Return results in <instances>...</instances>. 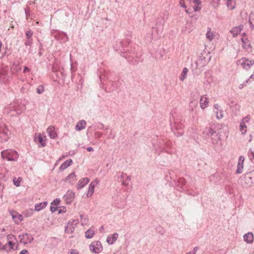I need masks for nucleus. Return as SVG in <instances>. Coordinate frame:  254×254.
<instances>
[{"mask_svg":"<svg viewBox=\"0 0 254 254\" xmlns=\"http://www.w3.org/2000/svg\"><path fill=\"white\" fill-rule=\"evenodd\" d=\"M26 110V103L24 100H17L10 103L3 109V112L11 116L21 114Z\"/></svg>","mask_w":254,"mask_h":254,"instance_id":"obj_1","label":"nucleus"},{"mask_svg":"<svg viewBox=\"0 0 254 254\" xmlns=\"http://www.w3.org/2000/svg\"><path fill=\"white\" fill-rule=\"evenodd\" d=\"M1 157L3 159L8 161H14L17 160L19 154L15 150L12 149H6L1 152Z\"/></svg>","mask_w":254,"mask_h":254,"instance_id":"obj_2","label":"nucleus"},{"mask_svg":"<svg viewBox=\"0 0 254 254\" xmlns=\"http://www.w3.org/2000/svg\"><path fill=\"white\" fill-rule=\"evenodd\" d=\"M205 137H211L212 140L217 141L219 139L218 133L210 127H205L202 132Z\"/></svg>","mask_w":254,"mask_h":254,"instance_id":"obj_3","label":"nucleus"},{"mask_svg":"<svg viewBox=\"0 0 254 254\" xmlns=\"http://www.w3.org/2000/svg\"><path fill=\"white\" fill-rule=\"evenodd\" d=\"M243 184L246 187H251L254 183V171L245 174L242 179Z\"/></svg>","mask_w":254,"mask_h":254,"instance_id":"obj_4","label":"nucleus"},{"mask_svg":"<svg viewBox=\"0 0 254 254\" xmlns=\"http://www.w3.org/2000/svg\"><path fill=\"white\" fill-rule=\"evenodd\" d=\"M10 131L6 127L5 125L0 123V141L4 142L7 141L9 138Z\"/></svg>","mask_w":254,"mask_h":254,"instance_id":"obj_5","label":"nucleus"},{"mask_svg":"<svg viewBox=\"0 0 254 254\" xmlns=\"http://www.w3.org/2000/svg\"><path fill=\"white\" fill-rule=\"evenodd\" d=\"M237 63L238 65H241L244 69L249 70L251 68L252 65L254 64V61L246 58H243L238 61Z\"/></svg>","mask_w":254,"mask_h":254,"instance_id":"obj_6","label":"nucleus"},{"mask_svg":"<svg viewBox=\"0 0 254 254\" xmlns=\"http://www.w3.org/2000/svg\"><path fill=\"white\" fill-rule=\"evenodd\" d=\"M78 223V220L75 219L68 221L66 226L65 227V232L68 234L72 233Z\"/></svg>","mask_w":254,"mask_h":254,"instance_id":"obj_7","label":"nucleus"},{"mask_svg":"<svg viewBox=\"0 0 254 254\" xmlns=\"http://www.w3.org/2000/svg\"><path fill=\"white\" fill-rule=\"evenodd\" d=\"M90 250L95 253H99L102 250L101 243L99 241H94L91 243L89 246Z\"/></svg>","mask_w":254,"mask_h":254,"instance_id":"obj_8","label":"nucleus"},{"mask_svg":"<svg viewBox=\"0 0 254 254\" xmlns=\"http://www.w3.org/2000/svg\"><path fill=\"white\" fill-rule=\"evenodd\" d=\"M75 197V193L71 190H68L64 195V198L66 203L70 204L73 200Z\"/></svg>","mask_w":254,"mask_h":254,"instance_id":"obj_9","label":"nucleus"},{"mask_svg":"<svg viewBox=\"0 0 254 254\" xmlns=\"http://www.w3.org/2000/svg\"><path fill=\"white\" fill-rule=\"evenodd\" d=\"M99 180L96 179L94 181H92L89 185L88 187V190L87 193V196L89 197H91L94 191V188L95 186L99 184Z\"/></svg>","mask_w":254,"mask_h":254,"instance_id":"obj_10","label":"nucleus"},{"mask_svg":"<svg viewBox=\"0 0 254 254\" xmlns=\"http://www.w3.org/2000/svg\"><path fill=\"white\" fill-rule=\"evenodd\" d=\"M244 160H245V158H244V156H241L239 157L238 164H237V170L236 171V173L237 174H241L243 172Z\"/></svg>","mask_w":254,"mask_h":254,"instance_id":"obj_11","label":"nucleus"},{"mask_svg":"<svg viewBox=\"0 0 254 254\" xmlns=\"http://www.w3.org/2000/svg\"><path fill=\"white\" fill-rule=\"evenodd\" d=\"M19 238H20V243H23L24 244H26L28 242L31 243L33 240V238H32L31 239H29L27 233H23L20 235Z\"/></svg>","mask_w":254,"mask_h":254,"instance_id":"obj_12","label":"nucleus"},{"mask_svg":"<svg viewBox=\"0 0 254 254\" xmlns=\"http://www.w3.org/2000/svg\"><path fill=\"white\" fill-rule=\"evenodd\" d=\"M89 182V179L88 178H82L78 182L76 188L77 190H80L83 188Z\"/></svg>","mask_w":254,"mask_h":254,"instance_id":"obj_13","label":"nucleus"},{"mask_svg":"<svg viewBox=\"0 0 254 254\" xmlns=\"http://www.w3.org/2000/svg\"><path fill=\"white\" fill-rule=\"evenodd\" d=\"M244 26L243 25H240L238 26H236L233 28L230 31V32L232 34L234 37L237 36L238 34H239L243 29Z\"/></svg>","mask_w":254,"mask_h":254,"instance_id":"obj_14","label":"nucleus"},{"mask_svg":"<svg viewBox=\"0 0 254 254\" xmlns=\"http://www.w3.org/2000/svg\"><path fill=\"white\" fill-rule=\"evenodd\" d=\"M47 131L51 138L55 139L57 136V134L55 131V128L54 126L49 127Z\"/></svg>","mask_w":254,"mask_h":254,"instance_id":"obj_15","label":"nucleus"},{"mask_svg":"<svg viewBox=\"0 0 254 254\" xmlns=\"http://www.w3.org/2000/svg\"><path fill=\"white\" fill-rule=\"evenodd\" d=\"M244 240L248 244H251L254 241V235L252 232H249L244 235Z\"/></svg>","mask_w":254,"mask_h":254,"instance_id":"obj_16","label":"nucleus"},{"mask_svg":"<svg viewBox=\"0 0 254 254\" xmlns=\"http://www.w3.org/2000/svg\"><path fill=\"white\" fill-rule=\"evenodd\" d=\"M34 141L35 142H38L40 144L39 147H44L46 146V142L44 141L43 138L40 133H39L37 136H35Z\"/></svg>","mask_w":254,"mask_h":254,"instance_id":"obj_17","label":"nucleus"},{"mask_svg":"<svg viewBox=\"0 0 254 254\" xmlns=\"http://www.w3.org/2000/svg\"><path fill=\"white\" fill-rule=\"evenodd\" d=\"M208 101L207 100V98L204 96H201L200 99V107L202 109H204L208 106Z\"/></svg>","mask_w":254,"mask_h":254,"instance_id":"obj_18","label":"nucleus"},{"mask_svg":"<svg viewBox=\"0 0 254 254\" xmlns=\"http://www.w3.org/2000/svg\"><path fill=\"white\" fill-rule=\"evenodd\" d=\"M75 181V175L74 172H72L70 174H69L65 179V181L71 184H73Z\"/></svg>","mask_w":254,"mask_h":254,"instance_id":"obj_19","label":"nucleus"},{"mask_svg":"<svg viewBox=\"0 0 254 254\" xmlns=\"http://www.w3.org/2000/svg\"><path fill=\"white\" fill-rule=\"evenodd\" d=\"M118 234L115 233L111 236H109L107 238V242L110 244H113L118 239Z\"/></svg>","mask_w":254,"mask_h":254,"instance_id":"obj_20","label":"nucleus"},{"mask_svg":"<svg viewBox=\"0 0 254 254\" xmlns=\"http://www.w3.org/2000/svg\"><path fill=\"white\" fill-rule=\"evenodd\" d=\"M86 124V123L84 120L79 121L75 126V129L76 130L80 131L84 129L85 127Z\"/></svg>","mask_w":254,"mask_h":254,"instance_id":"obj_21","label":"nucleus"},{"mask_svg":"<svg viewBox=\"0 0 254 254\" xmlns=\"http://www.w3.org/2000/svg\"><path fill=\"white\" fill-rule=\"evenodd\" d=\"M72 164V160L71 159L68 160L64 162L60 166V169L62 171L64 170L68 167L70 166Z\"/></svg>","mask_w":254,"mask_h":254,"instance_id":"obj_22","label":"nucleus"},{"mask_svg":"<svg viewBox=\"0 0 254 254\" xmlns=\"http://www.w3.org/2000/svg\"><path fill=\"white\" fill-rule=\"evenodd\" d=\"M241 41L243 43L244 49L248 50V48H251L250 42L247 38H242Z\"/></svg>","mask_w":254,"mask_h":254,"instance_id":"obj_23","label":"nucleus"},{"mask_svg":"<svg viewBox=\"0 0 254 254\" xmlns=\"http://www.w3.org/2000/svg\"><path fill=\"white\" fill-rule=\"evenodd\" d=\"M47 204L48 203L46 201L36 204L35 205V210L39 211L42 210L47 206Z\"/></svg>","mask_w":254,"mask_h":254,"instance_id":"obj_24","label":"nucleus"},{"mask_svg":"<svg viewBox=\"0 0 254 254\" xmlns=\"http://www.w3.org/2000/svg\"><path fill=\"white\" fill-rule=\"evenodd\" d=\"M206 37L209 41H211L214 37V35L213 32H211V29L209 27L207 28Z\"/></svg>","mask_w":254,"mask_h":254,"instance_id":"obj_25","label":"nucleus"},{"mask_svg":"<svg viewBox=\"0 0 254 254\" xmlns=\"http://www.w3.org/2000/svg\"><path fill=\"white\" fill-rule=\"evenodd\" d=\"M188 72V68L187 67H184L180 77V79L181 81H184V80L186 78Z\"/></svg>","mask_w":254,"mask_h":254,"instance_id":"obj_26","label":"nucleus"},{"mask_svg":"<svg viewBox=\"0 0 254 254\" xmlns=\"http://www.w3.org/2000/svg\"><path fill=\"white\" fill-rule=\"evenodd\" d=\"M226 5L230 9H233L235 7V2L232 0H227Z\"/></svg>","mask_w":254,"mask_h":254,"instance_id":"obj_27","label":"nucleus"},{"mask_svg":"<svg viewBox=\"0 0 254 254\" xmlns=\"http://www.w3.org/2000/svg\"><path fill=\"white\" fill-rule=\"evenodd\" d=\"M216 117L217 119L220 120L223 117L224 111L222 110H219L218 111H215Z\"/></svg>","mask_w":254,"mask_h":254,"instance_id":"obj_28","label":"nucleus"},{"mask_svg":"<svg viewBox=\"0 0 254 254\" xmlns=\"http://www.w3.org/2000/svg\"><path fill=\"white\" fill-rule=\"evenodd\" d=\"M94 234V231L91 229H88L85 232V237L87 239L91 238Z\"/></svg>","mask_w":254,"mask_h":254,"instance_id":"obj_29","label":"nucleus"},{"mask_svg":"<svg viewBox=\"0 0 254 254\" xmlns=\"http://www.w3.org/2000/svg\"><path fill=\"white\" fill-rule=\"evenodd\" d=\"M240 127V131L242 132V134H245L247 132V126L245 124H244L243 122H241Z\"/></svg>","mask_w":254,"mask_h":254,"instance_id":"obj_30","label":"nucleus"},{"mask_svg":"<svg viewBox=\"0 0 254 254\" xmlns=\"http://www.w3.org/2000/svg\"><path fill=\"white\" fill-rule=\"evenodd\" d=\"M80 217L81 218V224L82 225H86L88 222V218L87 216L83 214H81L80 215Z\"/></svg>","mask_w":254,"mask_h":254,"instance_id":"obj_31","label":"nucleus"},{"mask_svg":"<svg viewBox=\"0 0 254 254\" xmlns=\"http://www.w3.org/2000/svg\"><path fill=\"white\" fill-rule=\"evenodd\" d=\"M11 69L12 70L15 71L16 72H18V71L21 70V68L18 64H14L12 66Z\"/></svg>","mask_w":254,"mask_h":254,"instance_id":"obj_32","label":"nucleus"},{"mask_svg":"<svg viewBox=\"0 0 254 254\" xmlns=\"http://www.w3.org/2000/svg\"><path fill=\"white\" fill-rule=\"evenodd\" d=\"M198 63L200 64H202V66L205 65L206 64V61L205 60V57H201L198 60V62L196 63V64H198Z\"/></svg>","mask_w":254,"mask_h":254,"instance_id":"obj_33","label":"nucleus"},{"mask_svg":"<svg viewBox=\"0 0 254 254\" xmlns=\"http://www.w3.org/2000/svg\"><path fill=\"white\" fill-rule=\"evenodd\" d=\"M44 91V88L43 85H40L39 86L36 90L37 93L38 94H42Z\"/></svg>","mask_w":254,"mask_h":254,"instance_id":"obj_34","label":"nucleus"},{"mask_svg":"<svg viewBox=\"0 0 254 254\" xmlns=\"http://www.w3.org/2000/svg\"><path fill=\"white\" fill-rule=\"evenodd\" d=\"M131 180V177L130 176H127L126 180H124L122 182V185L124 186H127L128 182Z\"/></svg>","mask_w":254,"mask_h":254,"instance_id":"obj_35","label":"nucleus"},{"mask_svg":"<svg viewBox=\"0 0 254 254\" xmlns=\"http://www.w3.org/2000/svg\"><path fill=\"white\" fill-rule=\"evenodd\" d=\"M16 178H14L13 179V183L14 185H15L16 187H18L20 186V183L21 181V178L19 177L17 180L16 181Z\"/></svg>","mask_w":254,"mask_h":254,"instance_id":"obj_36","label":"nucleus"},{"mask_svg":"<svg viewBox=\"0 0 254 254\" xmlns=\"http://www.w3.org/2000/svg\"><path fill=\"white\" fill-rule=\"evenodd\" d=\"M33 209H29L26 210L25 215L27 217H29L33 214Z\"/></svg>","mask_w":254,"mask_h":254,"instance_id":"obj_37","label":"nucleus"},{"mask_svg":"<svg viewBox=\"0 0 254 254\" xmlns=\"http://www.w3.org/2000/svg\"><path fill=\"white\" fill-rule=\"evenodd\" d=\"M33 35V32L31 30H28L26 32V36L27 39H32V36Z\"/></svg>","mask_w":254,"mask_h":254,"instance_id":"obj_38","label":"nucleus"},{"mask_svg":"<svg viewBox=\"0 0 254 254\" xmlns=\"http://www.w3.org/2000/svg\"><path fill=\"white\" fill-rule=\"evenodd\" d=\"M57 210V206H55L53 204V203H51V205L50 206V210L52 212H55Z\"/></svg>","mask_w":254,"mask_h":254,"instance_id":"obj_39","label":"nucleus"},{"mask_svg":"<svg viewBox=\"0 0 254 254\" xmlns=\"http://www.w3.org/2000/svg\"><path fill=\"white\" fill-rule=\"evenodd\" d=\"M250 118L249 116H246L242 120L241 122H243L244 124H245L246 125V123H248L250 121Z\"/></svg>","mask_w":254,"mask_h":254,"instance_id":"obj_40","label":"nucleus"},{"mask_svg":"<svg viewBox=\"0 0 254 254\" xmlns=\"http://www.w3.org/2000/svg\"><path fill=\"white\" fill-rule=\"evenodd\" d=\"M7 239L8 240V241H12L13 240H16V237L13 235H8L7 236Z\"/></svg>","mask_w":254,"mask_h":254,"instance_id":"obj_41","label":"nucleus"},{"mask_svg":"<svg viewBox=\"0 0 254 254\" xmlns=\"http://www.w3.org/2000/svg\"><path fill=\"white\" fill-rule=\"evenodd\" d=\"M33 43V40L32 39H27L25 43V45L26 46H30L32 45Z\"/></svg>","mask_w":254,"mask_h":254,"instance_id":"obj_42","label":"nucleus"},{"mask_svg":"<svg viewBox=\"0 0 254 254\" xmlns=\"http://www.w3.org/2000/svg\"><path fill=\"white\" fill-rule=\"evenodd\" d=\"M179 5L183 8H186L187 7L184 0H180L179 2Z\"/></svg>","mask_w":254,"mask_h":254,"instance_id":"obj_43","label":"nucleus"},{"mask_svg":"<svg viewBox=\"0 0 254 254\" xmlns=\"http://www.w3.org/2000/svg\"><path fill=\"white\" fill-rule=\"evenodd\" d=\"M61 200L59 198H56L55 199L52 203H53V204L55 206H57L60 204Z\"/></svg>","mask_w":254,"mask_h":254,"instance_id":"obj_44","label":"nucleus"},{"mask_svg":"<svg viewBox=\"0 0 254 254\" xmlns=\"http://www.w3.org/2000/svg\"><path fill=\"white\" fill-rule=\"evenodd\" d=\"M251 79H254V74L252 75L250 77V78H249V79L248 80H246V81H245V82H244V85H246V84L247 83H248V81H251Z\"/></svg>","mask_w":254,"mask_h":254,"instance_id":"obj_45","label":"nucleus"},{"mask_svg":"<svg viewBox=\"0 0 254 254\" xmlns=\"http://www.w3.org/2000/svg\"><path fill=\"white\" fill-rule=\"evenodd\" d=\"M251 79H254V74L252 75L250 77V78H249V79L248 80H246V81H245V82H244V85H246V84L247 83H248V81H251Z\"/></svg>","mask_w":254,"mask_h":254,"instance_id":"obj_46","label":"nucleus"},{"mask_svg":"<svg viewBox=\"0 0 254 254\" xmlns=\"http://www.w3.org/2000/svg\"><path fill=\"white\" fill-rule=\"evenodd\" d=\"M249 157L251 160H253L254 162V152L253 151L251 152V153L249 154Z\"/></svg>","mask_w":254,"mask_h":254,"instance_id":"obj_47","label":"nucleus"},{"mask_svg":"<svg viewBox=\"0 0 254 254\" xmlns=\"http://www.w3.org/2000/svg\"><path fill=\"white\" fill-rule=\"evenodd\" d=\"M8 244L10 246V249H13V245L14 243H12V241H9L8 242Z\"/></svg>","mask_w":254,"mask_h":254,"instance_id":"obj_48","label":"nucleus"},{"mask_svg":"<svg viewBox=\"0 0 254 254\" xmlns=\"http://www.w3.org/2000/svg\"><path fill=\"white\" fill-rule=\"evenodd\" d=\"M198 247H195L193 248V250L192 251H191V252L193 254H195L197 252V251H198Z\"/></svg>","mask_w":254,"mask_h":254,"instance_id":"obj_49","label":"nucleus"},{"mask_svg":"<svg viewBox=\"0 0 254 254\" xmlns=\"http://www.w3.org/2000/svg\"><path fill=\"white\" fill-rule=\"evenodd\" d=\"M69 254H78V253L75 250H71L69 253Z\"/></svg>","mask_w":254,"mask_h":254,"instance_id":"obj_50","label":"nucleus"},{"mask_svg":"<svg viewBox=\"0 0 254 254\" xmlns=\"http://www.w3.org/2000/svg\"><path fill=\"white\" fill-rule=\"evenodd\" d=\"M30 68H29L28 67H27L26 66H25L24 68V69H23V72L24 73H26L27 72H30Z\"/></svg>","mask_w":254,"mask_h":254,"instance_id":"obj_51","label":"nucleus"},{"mask_svg":"<svg viewBox=\"0 0 254 254\" xmlns=\"http://www.w3.org/2000/svg\"><path fill=\"white\" fill-rule=\"evenodd\" d=\"M65 211V208L63 207V209H58V213L60 214Z\"/></svg>","mask_w":254,"mask_h":254,"instance_id":"obj_52","label":"nucleus"},{"mask_svg":"<svg viewBox=\"0 0 254 254\" xmlns=\"http://www.w3.org/2000/svg\"><path fill=\"white\" fill-rule=\"evenodd\" d=\"M95 135L97 138H99V137H101L102 133H100V132H95Z\"/></svg>","mask_w":254,"mask_h":254,"instance_id":"obj_53","label":"nucleus"},{"mask_svg":"<svg viewBox=\"0 0 254 254\" xmlns=\"http://www.w3.org/2000/svg\"><path fill=\"white\" fill-rule=\"evenodd\" d=\"M193 9L194 11H197L201 9V7L198 5H196L193 7Z\"/></svg>","mask_w":254,"mask_h":254,"instance_id":"obj_54","label":"nucleus"},{"mask_svg":"<svg viewBox=\"0 0 254 254\" xmlns=\"http://www.w3.org/2000/svg\"><path fill=\"white\" fill-rule=\"evenodd\" d=\"M19 254H28V252L26 250H23Z\"/></svg>","mask_w":254,"mask_h":254,"instance_id":"obj_55","label":"nucleus"},{"mask_svg":"<svg viewBox=\"0 0 254 254\" xmlns=\"http://www.w3.org/2000/svg\"><path fill=\"white\" fill-rule=\"evenodd\" d=\"M193 2L197 5H199L201 3L200 0H193Z\"/></svg>","mask_w":254,"mask_h":254,"instance_id":"obj_56","label":"nucleus"},{"mask_svg":"<svg viewBox=\"0 0 254 254\" xmlns=\"http://www.w3.org/2000/svg\"><path fill=\"white\" fill-rule=\"evenodd\" d=\"M1 245H2L1 243L0 242V251L1 250H6V246L5 245V246L1 247Z\"/></svg>","mask_w":254,"mask_h":254,"instance_id":"obj_57","label":"nucleus"},{"mask_svg":"<svg viewBox=\"0 0 254 254\" xmlns=\"http://www.w3.org/2000/svg\"><path fill=\"white\" fill-rule=\"evenodd\" d=\"M17 218L19 221H21L23 220V217L21 215H18Z\"/></svg>","mask_w":254,"mask_h":254,"instance_id":"obj_58","label":"nucleus"},{"mask_svg":"<svg viewBox=\"0 0 254 254\" xmlns=\"http://www.w3.org/2000/svg\"><path fill=\"white\" fill-rule=\"evenodd\" d=\"M214 107L217 110V111H218L219 110V109L220 106L218 104H216L214 105Z\"/></svg>","mask_w":254,"mask_h":254,"instance_id":"obj_59","label":"nucleus"},{"mask_svg":"<svg viewBox=\"0 0 254 254\" xmlns=\"http://www.w3.org/2000/svg\"><path fill=\"white\" fill-rule=\"evenodd\" d=\"M86 149L89 152L93 151V149L92 147H88Z\"/></svg>","mask_w":254,"mask_h":254,"instance_id":"obj_60","label":"nucleus"},{"mask_svg":"<svg viewBox=\"0 0 254 254\" xmlns=\"http://www.w3.org/2000/svg\"><path fill=\"white\" fill-rule=\"evenodd\" d=\"M174 133H175V134H177V135L178 136H181V135H182V133H182V132H180V131L178 132V133H176V132H175Z\"/></svg>","mask_w":254,"mask_h":254,"instance_id":"obj_61","label":"nucleus"},{"mask_svg":"<svg viewBox=\"0 0 254 254\" xmlns=\"http://www.w3.org/2000/svg\"><path fill=\"white\" fill-rule=\"evenodd\" d=\"M103 230H104V227L103 226H101V227L100 228V229H99L100 232H101Z\"/></svg>","mask_w":254,"mask_h":254,"instance_id":"obj_62","label":"nucleus"},{"mask_svg":"<svg viewBox=\"0 0 254 254\" xmlns=\"http://www.w3.org/2000/svg\"><path fill=\"white\" fill-rule=\"evenodd\" d=\"M126 175V174H124L123 173H122L121 177L122 179H124V176Z\"/></svg>","mask_w":254,"mask_h":254,"instance_id":"obj_63","label":"nucleus"},{"mask_svg":"<svg viewBox=\"0 0 254 254\" xmlns=\"http://www.w3.org/2000/svg\"><path fill=\"white\" fill-rule=\"evenodd\" d=\"M249 23H250V24L251 25H252L251 27H252L253 29H254V26H253V25H252V22H251V21H249Z\"/></svg>","mask_w":254,"mask_h":254,"instance_id":"obj_64","label":"nucleus"}]
</instances>
